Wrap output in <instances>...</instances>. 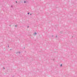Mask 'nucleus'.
Here are the masks:
<instances>
[{
	"mask_svg": "<svg viewBox=\"0 0 77 77\" xmlns=\"http://www.w3.org/2000/svg\"><path fill=\"white\" fill-rule=\"evenodd\" d=\"M10 50H12V49H10Z\"/></svg>",
	"mask_w": 77,
	"mask_h": 77,
	"instance_id": "nucleus-13",
	"label": "nucleus"
},
{
	"mask_svg": "<svg viewBox=\"0 0 77 77\" xmlns=\"http://www.w3.org/2000/svg\"><path fill=\"white\" fill-rule=\"evenodd\" d=\"M8 47H9V46H8Z\"/></svg>",
	"mask_w": 77,
	"mask_h": 77,
	"instance_id": "nucleus-11",
	"label": "nucleus"
},
{
	"mask_svg": "<svg viewBox=\"0 0 77 77\" xmlns=\"http://www.w3.org/2000/svg\"><path fill=\"white\" fill-rule=\"evenodd\" d=\"M24 3H26V1H24Z\"/></svg>",
	"mask_w": 77,
	"mask_h": 77,
	"instance_id": "nucleus-7",
	"label": "nucleus"
},
{
	"mask_svg": "<svg viewBox=\"0 0 77 77\" xmlns=\"http://www.w3.org/2000/svg\"><path fill=\"white\" fill-rule=\"evenodd\" d=\"M37 35V33H36V32H35L33 34V35H34V36H35V35Z\"/></svg>",
	"mask_w": 77,
	"mask_h": 77,
	"instance_id": "nucleus-1",
	"label": "nucleus"
},
{
	"mask_svg": "<svg viewBox=\"0 0 77 77\" xmlns=\"http://www.w3.org/2000/svg\"><path fill=\"white\" fill-rule=\"evenodd\" d=\"M18 53H19V54H20V52H18Z\"/></svg>",
	"mask_w": 77,
	"mask_h": 77,
	"instance_id": "nucleus-5",
	"label": "nucleus"
},
{
	"mask_svg": "<svg viewBox=\"0 0 77 77\" xmlns=\"http://www.w3.org/2000/svg\"><path fill=\"white\" fill-rule=\"evenodd\" d=\"M4 68V69H5V68Z\"/></svg>",
	"mask_w": 77,
	"mask_h": 77,
	"instance_id": "nucleus-14",
	"label": "nucleus"
},
{
	"mask_svg": "<svg viewBox=\"0 0 77 77\" xmlns=\"http://www.w3.org/2000/svg\"><path fill=\"white\" fill-rule=\"evenodd\" d=\"M16 3H17V2L16 1Z\"/></svg>",
	"mask_w": 77,
	"mask_h": 77,
	"instance_id": "nucleus-10",
	"label": "nucleus"
},
{
	"mask_svg": "<svg viewBox=\"0 0 77 77\" xmlns=\"http://www.w3.org/2000/svg\"><path fill=\"white\" fill-rule=\"evenodd\" d=\"M15 26L16 27H17V25H15Z\"/></svg>",
	"mask_w": 77,
	"mask_h": 77,
	"instance_id": "nucleus-6",
	"label": "nucleus"
},
{
	"mask_svg": "<svg viewBox=\"0 0 77 77\" xmlns=\"http://www.w3.org/2000/svg\"><path fill=\"white\" fill-rule=\"evenodd\" d=\"M30 15H32V14H30Z\"/></svg>",
	"mask_w": 77,
	"mask_h": 77,
	"instance_id": "nucleus-15",
	"label": "nucleus"
},
{
	"mask_svg": "<svg viewBox=\"0 0 77 77\" xmlns=\"http://www.w3.org/2000/svg\"><path fill=\"white\" fill-rule=\"evenodd\" d=\"M11 7H13L12 5H11Z\"/></svg>",
	"mask_w": 77,
	"mask_h": 77,
	"instance_id": "nucleus-8",
	"label": "nucleus"
},
{
	"mask_svg": "<svg viewBox=\"0 0 77 77\" xmlns=\"http://www.w3.org/2000/svg\"><path fill=\"white\" fill-rule=\"evenodd\" d=\"M57 35L56 36V38H57Z\"/></svg>",
	"mask_w": 77,
	"mask_h": 77,
	"instance_id": "nucleus-4",
	"label": "nucleus"
},
{
	"mask_svg": "<svg viewBox=\"0 0 77 77\" xmlns=\"http://www.w3.org/2000/svg\"><path fill=\"white\" fill-rule=\"evenodd\" d=\"M29 14H30L29 13H28V15H29Z\"/></svg>",
	"mask_w": 77,
	"mask_h": 77,
	"instance_id": "nucleus-3",
	"label": "nucleus"
},
{
	"mask_svg": "<svg viewBox=\"0 0 77 77\" xmlns=\"http://www.w3.org/2000/svg\"><path fill=\"white\" fill-rule=\"evenodd\" d=\"M16 54H18V53H16Z\"/></svg>",
	"mask_w": 77,
	"mask_h": 77,
	"instance_id": "nucleus-12",
	"label": "nucleus"
},
{
	"mask_svg": "<svg viewBox=\"0 0 77 77\" xmlns=\"http://www.w3.org/2000/svg\"><path fill=\"white\" fill-rule=\"evenodd\" d=\"M29 27V26H28V27Z\"/></svg>",
	"mask_w": 77,
	"mask_h": 77,
	"instance_id": "nucleus-16",
	"label": "nucleus"
},
{
	"mask_svg": "<svg viewBox=\"0 0 77 77\" xmlns=\"http://www.w3.org/2000/svg\"><path fill=\"white\" fill-rule=\"evenodd\" d=\"M52 37H53L54 36V35H52Z\"/></svg>",
	"mask_w": 77,
	"mask_h": 77,
	"instance_id": "nucleus-9",
	"label": "nucleus"
},
{
	"mask_svg": "<svg viewBox=\"0 0 77 77\" xmlns=\"http://www.w3.org/2000/svg\"><path fill=\"white\" fill-rule=\"evenodd\" d=\"M62 66V64H61L60 65V66Z\"/></svg>",
	"mask_w": 77,
	"mask_h": 77,
	"instance_id": "nucleus-2",
	"label": "nucleus"
}]
</instances>
